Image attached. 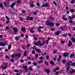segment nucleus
<instances>
[{
  "label": "nucleus",
  "instance_id": "f257e3e1",
  "mask_svg": "<svg viewBox=\"0 0 75 75\" xmlns=\"http://www.w3.org/2000/svg\"><path fill=\"white\" fill-rule=\"evenodd\" d=\"M46 24L47 26H51L52 27H53L55 25L54 22H50V21H47L46 23Z\"/></svg>",
  "mask_w": 75,
  "mask_h": 75
},
{
  "label": "nucleus",
  "instance_id": "f03ea898",
  "mask_svg": "<svg viewBox=\"0 0 75 75\" xmlns=\"http://www.w3.org/2000/svg\"><path fill=\"white\" fill-rule=\"evenodd\" d=\"M38 44H39V47H41L42 45H44L45 44V41H42V44H41V42L40 41H38Z\"/></svg>",
  "mask_w": 75,
  "mask_h": 75
},
{
  "label": "nucleus",
  "instance_id": "7ed1b4c3",
  "mask_svg": "<svg viewBox=\"0 0 75 75\" xmlns=\"http://www.w3.org/2000/svg\"><path fill=\"white\" fill-rule=\"evenodd\" d=\"M4 65H5V67H4L3 64L1 65V68L2 69H6L7 67V63H5Z\"/></svg>",
  "mask_w": 75,
  "mask_h": 75
},
{
  "label": "nucleus",
  "instance_id": "20e7f679",
  "mask_svg": "<svg viewBox=\"0 0 75 75\" xmlns=\"http://www.w3.org/2000/svg\"><path fill=\"white\" fill-rule=\"evenodd\" d=\"M26 19L27 21H28V20H30V21H31L33 20V17H30V16H28L26 17Z\"/></svg>",
  "mask_w": 75,
  "mask_h": 75
},
{
  "label": "nucleus",
  "instance_id": "39448f33",
  "mask_svg": "<svg viewBox=\"0 0 75 75\" xmlns=\"http://www.w3.org/2000/svg\"><path fill=\"white\" fill-rule=\"evenodd\" d=\"M22 68L23 69H25L24 70L25 72H28V68L27 67V66H23Z\"/></svg>",
  "mask_w": 75,
  "mask_h": 75
},
{
  "label": "nucleus",
  "instance_id": "423d86ee",
  "mask_svg": "<svg viewBox=\"0 0 75 75\" xmlns=\"http://www.w3.org/2000/svg\"><path fill=\"white\" fill-rule=\"evenodd\" d=\"M69 53L67 52H64V53L63 57H68V55H69Z\"/></svg>",
  "mask_w": 75,
  "mask_h": 75
},
{
  "label": "nucleus",
  "instance_id": "0eeeda50",
  "mask_svg": "<svg viewBox=\"0 0 75 75\" xmlns=\"http://www.w3.org/2000/svg\"><path fill=\"white\" fill-rule=\"evenodd\" d=\"M42 7H49V5L48 3H46V4H44L42 6Z\"/></svg>",
  "mask_w": 75,
  "mask_h": 75
},
{
  "label": "nucleus",
  "instance_id": "6e6552de",
  "mask_svg": "<svg viewBox=\"0 0 75 75\" xmlns=\"http://www.w3.org/2000/svg\"><path fill=\"white\" fill-rule=\"evenodd\" d=\"M45 70L47 72V74H49L50 73V70L49 69H45Z\"/></svg>",
  "mask_w": 75,
  "mask_h": 75
},
{
  "label": "nucleus",
  "instance_id": "1a4fd4ad",
  "mask_svg": "<svg viewBox=\"0 0 75 75\" xmlns=\"http://www.w3.org/2000/svg\"><path fill=\"white\" fill-rule=\"evenodd\" d=\"M21 32H25L26 30V29L24 27H22L21 28Z\"/></svg>",
  "mask_w": 75,
  "mask_h": 75
},
{
  "label": "nucleus",
  "instance_id": "9d476101",
  "mask_svg": "<svg viewBox=\"0 0 75 75\" xmlns=\"http://www.w3.org/2000/svg\"><path fill=\"white\" fill-rule=\"evenodd\" d=\"M13 30H14L15 33H17V28L14 27L13 28Z\"/></svg>",
  "mask_w": 75,
  "mask_h": 75
},
{
  "label": "nucleus",
  "instance_id": "9b49d317",
  "mask_svg": "<svg viewBox=\"0 0 75 75\" xmlns=\"http://www.w3.org/2000/svg\"><path fill=\"white\" fill-rule=\"evenodd\" d=\"M16 5V3H12L11 5L10 6V7L11 8H14V6Z\"/></svg>",
  "mask_w": 75,
  "mask_h": 75
},
{
  "label": "nucleus",
  "instance_id": "f8f14e48",
  "mask_svg": "<svg viewBox=\"0 0 75 75\" xmlns=\"http://www.w3.org/2000/svg\"><path fill=\"white\" fill-rule=\"evenodd\" d=\"M61 33V31H57L56 33H54L55 35H59V34Z\"/></svg>",
  "mask_w": 75,
  "mask_h": 75
},
{
  "label": "nucleus",
  "instance_id": "ddd939ff",
  "mask_svg": "<svg viewBox=\"0 0 75 75\" xmlns=\"http://www.w3.org/2000/svg\"><path fill=\"white\" fill-rule=\"evenodd\" d=\"M6 45V43L4 42H0V46H2V47H4Z\"/></svg>",
  "mask_w": 75,
  "mask_h": 75
},
{
  "label": "nucleus",
  "instance_id": "4468645a",
  "mask_svg": "<svg viewBox=\"0 0 75 75\" xmlns=\"http://www.w3.org/2000/svg\"><path fill=\"white\" fill-rule=\"evenodd\" d=\"M62 18L65 21H67V20H68V18H65V15L62 16Z\"/></svg>",
  "mask_w": 75,
  "mask_h": 75
},
{
  "label": "nucleus",
  "instance_id": "2eb2a0df",
  "mask_svg": "<svg viewBox=\"0 0 75 75\" xmlns=\"http://www.w3.org/2000/svg\"><path fill=\"white\" fill-rule=\"evenodd\" d=\"M72 42L71 41H69V43L67 44L68 46V47H71L72 45Z\"/></svg>",
  "mask_w": 75,
  "mask_h": 75
},
{
  "label": "nucleus",
  "instance_id": "dca6fc26",
  "mask_svg": "<svg viewBox=\"0 0 75 75\" xmlns=\"http://www.w3.org/2000/svg\"><path fill=\"white\" fill-rule=\"evenodd\" d=\"M50 65H52V66H54L55 65V63H54L53 61L51 60L50 61Z\"/></svg>",
  "mask_w": 75,
  "mask_h": 75
},
{
  "label": "nucleus",
  "instance_id": "f3484780",
  "mask_svg": "<svg viewBox=\"0 0 75 75\" xmlns=\"http://www.w3.org/2000/svg\"><path fill=\"white\" fill-rule=\"evenodd\" d=\"M69 22L70 23H71L72 25H74L75 23L71 20H70L69 21Z\"/></svg>",
  "mask_w": 75,
  "mask_h": 75
},
{
  "label": "nucleus",
  "instance_id": "a211bd4d",
  "mask_svg": "<svg viewBox=\"0 0 75 75\" xmlns=\"http://www.w3.org/2000/svg\"><path fill=\"white\" fill-rule=\"evenodd\" d=\"M0 7L1 8L2 10H3L4 9V7L3 6V4L2 3H1L0 4Z\"/></svg>",
  "mask_w": 75,
  "mask_h": 75
},
{
  "label": "nucleus",
  "instance_id": "6ab92c4d",
  "mask_svg": "<svg viewBox=\"0 0 75 75\" xmlns=\"http://www.w3.org/2000/svg\"><path fill=\"white\" fill-rule=\"evenodd\" d=\"M59 29H61V31H66L65 29L63 28L62 26H61V27H59Z\"/></svg>",
  "mask_w": 75,
  "mask_h": 75
},
{
  "label": "nucleus",
  "instance_id": "aec40b11",
  "mask_svg": "<svg viewBox=\"0 0 75 75\" xmlns=\"http://www.w3.org/2000/svg\"><path fill=\"white\" fill-rule=\"evenodd\" d=\"M59 67H57L56 68L54 69L53 70L54 72H56V70L57 71V70H59Z\"/></svg>",
  "mask_w": 75,
  "mask_h": 75
},
{
  "label": "nucleus",
  "instance_id": "412c9836",
  "mask_svg": "<svg viewBox=\"0 0 75 75\" xmlns=\"http://www.w3.org/2000/svg\"><path fill=\"white\" fill-rule=\"evenodd\" d=\"M33 37L35 41H37V40H38V38H37V37H36V36H35V35H33Z\"/></svg>",
  "mask_w": 75,
  "mask_h": 75
},
{
  "label": "nucleus",
  "instance_id": "4be33fe9",
  "mask_svg": "<svg viewBox=\"0 0 75 75\" xmlns=\"http://www.w3.org/2000/svg\"><path fill=\"white\" fill-rule=\"evenodd\" d=\"M70 62H71V63H72L73 62H72V61H70L68 63H67V67H69V65H71V63H70Z\"/></svg>",
  "mask_w": 75,
  "mask_h": 75
},
{
  "label": "nucleus",
  "instance_id": "5701e85b",
  "mask_svg": "<svg viewBox=\"0 0 75 75\" xmlns=\"http://www.w3.org/2000/svg\"><path fill=\"white\" fill-rule=\"evenodd\" d=\"M69 73L71 74H72L74 73V72H75V70L74 69L72 71H69Z\"/></svg>",
  "mask_w": 75,
  "mask_h": 75
},
{
  "label": "nucleus",
  "instance_id": "b1692460",
  "mask_svg": "<svg viewBox=\"0 0 75 75\" xmlns=\"http://www.w3.org/2000/svg\"><path fill=\"white\" fill-rule=\"evenodd\" d=\"M71 41L73 42H75V39L74 38H72L71 39Z\"/></svg>",
  "mask_w": 75,
  "mask_h": 75
},
{
  "label": "nucleus",
  "instance_id": "393cba45",
  "mask_svg": "<svg viewBox=\"0 0 75 75\" xmlns=\"http://www.w3.org/2000/svg\"><path fill=\"white\" fill-rule=\"evenodd\" d=\"M67 60L65 59H63L62 60V64H65V63H66V62H67Z\"/></svg>",
  "mask_w": 75,
  "mask_h": 75
},
{
  "label": "nucleus",
  "instance_id": "a878e982",
  "mask_svg": "<svg viewBox=\"0 0 75 75\" xmlns=\"http://www.w3.org/2000/svg\"><path fill=\"white\" fill-rule=\"evenodd\" d=\"M21 53H19L18 54H15V56H16V57L18 56V57H21Z\"/></svg>",
  "mask_w": 75,
  "mask_h": 75
},
{
  "label": "nucleus",
  "instance_id": "bb28decb",
  "mask_svg": "<svg viewBox=\"0 0 75 75\" xmlns=\"http://www.w3.org/2000/svg\"><path fill=\"white\" fill-rule=\"evenodd\" d=\"M69 11L71 12V13H73V12H74V9H71L69 10Z\"/></svg>",
  "mask_w": 75,
  "mask_h": 75
},
{
  "label": "nucleus",
  "instance_id": "cd10ccee",
  "mask_svg": "<svg viewBox=\"0 0 75 75\" xmlns=\"http://www.w3.org/2000/svg\"><path fill=\"white\" fill-rule=\"evenodd\" d=\"M34 43H33V44H35V45H36V46H38V45H39V44H38V43H37L36 42H34Z\"/></svg>",
  "mask_w": 75,
  "mask_h": 75
},
{
  "label": "nucleus",
  "instance_id": "c85d7f7f",
  "mask_svg": "<svg viewBox=\"0 0 75 75\" xmlns=\"http://www.w3.org/2000/svg\"><path fill=\"white\" fill-rule=\"evenodd\" d=\"M62 57L61 56H60L59 57V58L57 59V61H60V59H61Z\"/></svg>",
  "mask_w": 75,
  "mask_h": 75
},
{
  "label": "nucleus",
  "instance_id": "c756f323",
  "mask_svg": "<svg viewBox=\"0 0 75 75\" xmlns=\"http://www.w3.org/2000/svg\"><path fill=\"white\" fill-rule=\"evenodd\" d=\"M75 54H70V58H73V57H74V56H75Z\"/></svg>",
  "mask_w": 75,
  "mask_h": 75
},
{
  "label": "nucleus",
  "instance_id": "7c9ffc66",
  "mask_svg": "<svg viewBox=\"0 0 75 75\" xmlns=\"http://www.w3.org/2000/svg\"><path fill=\"white\" fill-rule=\"evenodd\" d=\"M19 20H21V21L24 20V18H23V17H19Z\"/></svg>",
  "mask_w": 75,
  "mask_h": 75
},
{
  "label": "nucleus",
  "instance_id": "2f4dec72",
  "mask_svg": "<svg viewBox=\"0 0 75 75\" xmlns=\"http://www.w3.org/2000/svg\"><path fill=\"white\" fill-rule=\"evenodd\" d=\"M20 39V37L18 36L15 38V39L17 40V41H18V40H19Z\"/></svg>",
  "mask_w": 75,
  "mask_h": 75
},
{
  "label": "nucleus",
  "instance_id": "473e14b6",
  "mask_svg": "<svg viewBox=\"0 0 75 75\" xmlns=\"http://www.w3.org/2000/svg\"><path fill=\"white\" fill-rule=\"evenodd\" d=\"M37 52H38V53H39L41 52V50L39 49H37L36 50Z\"/></svg>",
  "mask_w": 75,
  "mask_h": 75
},
{
  "label": "nucleus",
  "instance_id": "72a5a7b5",
  "mask_svg": "<svg viewBox=\"0 0 75 75\" xmlns=\"http://www.w3.org/2000/svg\"><path fill=\"white\" fill-rule=\"evenodd\" d=\"M45 64H46L47 66H48V65H49V64H48V62H47V61H45Z\"/></svg>",
  "mask_w": 75,
  "mask_h": 75
},
{
  "label": "nucleus",
  "instance_id": "f704fd0d",
  "mask_svg": "<svg viewBox=\"0 0 75 75\" xmlns=\"http://www.w3.org/2000/svg\"><path fill=\"white\" fill-rule=\"evenodd\" d=\"M69 70V67H67L66 68V71L67 72V71H68Z\"/></svg>",
  "mask_w": 75,
  "mask_h": 75
},
{
  "label": "nucleus",
  "instance_id": "c9c22d12",
  "mask_svg": "<svg viewBox=\"0 0 75 75\" xmlns=\"http://www.w3.org/2000/svg\"><path fill=\"white\" fill-rule=\"evenodd\" d=\"M11 45H9L8 47V48L9 50H10V49H11Z\"/></svg>",
  "mask_w": 75,
  "mask_h": 75
},
{
  "label": "nucleus",
  "instance_id": "e433bc0d",
  "mask_svg": "<svg viewBox=\"0 0 75 75\" xmlns=\"http://www.w3.org/2000/svg\"><path fill=\"white\" fill-rule=\"evenodd\" d=\"M3 3L5 6H7V3L6 2H5V1H4Z\"/></svg>",
  "mask_w": 75,
  "mask_h": 75
},
{
  "label": "nucleus",
  "instance_id": "4c0bfd02",
  "mask_svg": "<svg viewBox=\"0 0 75 75\" xmlns=\"http://www.w3.org/2000/svg\"><path fill=\"white\" fill-rule=\"evenodd\" d=\"M33 64L34 66H37V64L36 62H33Z\"/></svg>",
  "mask_w": 75,
  "mask_h": 75
},
{
  "label": "nucleus",
  "instance_id": "58836bf2",
  "mask_svg": "<svg viewBox=\"0 0 75 75\" xmlns=\"http://www.w3.org/2000/svg\"><path fill=\"white\" fill-rule=\"evenodd\" d=\"M68 18H69V19H70V20H73V18H72V16H69L68 17Z\"/></svg>",
  "mask_w": 75,
  "mask_h": 75
},
{
  "label": "nucleus",
  "instance_id": "ea45409f",
  "mask_svg": "<svg viewBox=\"0 0 75 75\" xmlns=\"http://www.w3.org/2000/svg\"><path fill=\"white\" fill-rule=\"evenodd\" d=\"M26 52H27V51H25L23 55L25 57L27 56V54L26 53Z\"/></svg>",
  "mask_w": 75,
  "mask_h": 75
},
{
  "label": "nucleus",
  "instance_id": "a19ab883",
  "mask_svg": "<svg viewBox=\"0 0 75 75\" xmlns=\"http://www.w3.org/2000/svg\"><path fill=\"white\" fill-rule=\"evenodd\" d=\"M49 18L50 19H51V20H54V17H52L51 16H50L49 17Z\"/></svg>",
  "mask_w": 75,
  "mask_h": 75
},
{
  "label": "nucleus",
  "instance_id": "79ce46f5",
  "mask_svg": "<svg viewBox=\"0 0 75 75\" xmlns=\"http://www.w3.org/2000/svg\"><path fill=\"white\" fill-rule=\"evenodd\" d=\"M71 65L72 67H74H74H75V62L73 63H71Z\"/></svg>",
  "mask_w": 75,
  "mask_h": 75
},
{
  "label": "nucleus",
  "instance_id": "37998d69",
  "mask_svg": "<svg viewBox=\"0 0 75 75\" xmlns=\"http://www.w3.org/2000/svg\"><path fill=\"white\" fill-rule=\"evenodd\" d=\"M44 26H42L41 27V26H40L39 27H38V28H39V29H42V28H44Z\"/></svg>",
  "mask_w": 75,
  "mask_h": 75
},
{
  "label": "nucleus",
  "instance_id": "c03bdc74",
  "mask_svg": "<svg viewBox=\"0 0 75 75\" xmlns=\"http://www.w3.org/2000/svg\"><path fill=\"white\" fill-rule=\"evenodd\" d=\"M32 54H35V50H33L32 51Z\"/></svg>",
  "mask_w": 75,
  "mask_h": 75
},
{
  "label": "nucleus",
  "instance_id": "a18cd8bd",
  "mask_svg": "<svg viewBox=\"0 0 75 75\" xmlns=\"http://www.w3.org/2000/svg\"><path fill=\"white\" fill-rule=\"evenodd\" d=\"M47 54V52H44V53H43L42 54V55L43 56H44V55H45Z\"/></svg>",
  "mask_w": 75,
  "mask_h": 75
},
{
  "label": "nucleus",
  "instance_id": "49530a36",
  "mask_svg": "<svg viewBox=\"0 0 75 75\" xmlns=\"http://www.w3.org/2000/svg\"><path fill=\"white\" fill-rule=\"evenodd\" d=\"M57 50H54L53 51V54H56L57 52Z\"/></svg>",
  "mask_w": 75,
  "mask_h": 75
},
{
  "label": "nucleus",
  "instance_id": "de8ad7c7",
  "mask_svg": "<svg viewBox=\"0 0 75 75\" xmlns=\"http://www.w3.org/2000/svg\"><path fill=\"white\" fill-rule=\"evenodd\" d=\"M25 13V10H23L22 11V14H24Z\"/></svg>",
  "mask_w": 75,
  "mask_h": 75
},
{
  "label": "nucleus",
  "instance_id": "09e8293b",
  "mask_svg": "<svg viewBox=\"0 0 75 75\" xmlns=\"http://www.w3.org/2000/svg\"><path fill=\"white\" fill-rule=\"evenodd\" d=\"M38 54H36L35 56V58L36 59H37L38 58Z\"/></svg>",
  "mask_w": 75,
  "mask_h": 75
},
{
  "label": "nucleus",
  "instance_id": "8fccbe9b",
  "mask_svg": "<svg viewBox=\"0 0 75 75\" xmlns=\"http://www.w3.org/2000/svg\"><path fill=\"white\" fill-rule=\"evenodd\" d=\"M36 4L37 6H38V7H40V3L39 2H37Z\"/></svg>",
  "mask_w": 75,
  "mask_h": 75
},
{
  "label": "nucleus",
  "instance_id": "3c124183",
  "mask_svg": "<svg viewBox=\"0 0 75 75\" xmlns=\"http://www.w3.org/2000/svg\"><path fill=\"white\" fill-rule=\"evenodd\" d=\"M11 57V58H14V57H16V56L13 54H12Z\"/></svg>",
  "mask_w": 75,
  "mask_h": 75
},
{
  "label": "nucleus",
  "instance_id": "603ef678",
  "mask_svg": "<svg viewBox=\"0 0 75 75\" xmlns=\"http://www.w3.org/2000/svg\"><path fill=\"white\" fill-rule=\"evenodd\" d=\"M43 61H42V60H41L40 61H39L38 62V64H41V63H42V62Z\"/></svg>",
  "mask_w": 75,
  "mask_h": 75
},
{
  "label": "nucleus",
  "instance_id": "864d4df0",
  "mask_svg": "<svg viewBox=\"0 0 75 75\" xmlns=\"http://www.w3.org/2000/svg\"><path fill=\"white\" fill-rule=\"evenodd\" d=\"M56 25L57 27H58V26H59V25H60V24L57 23L56 24Z\"/></svg>",
  "mask_w": 75,
  "mask_h": 75
},
{
  "label": "nucleus",
  "instance_id": "5fc2aeb1",
  "mask_svg": "<svg viewBox=\"0 0 75 75\" xmlns=\"http://www.w3.org/2000/svg\"><path fill=\"white\" fill-rule=\"evenodd\" d=\"M46 59L48 60L49 59V56L48 55H46Z\"/></svg>",
  "mask_w": 75,
  "mask_h": 75
},
{
  "label": "nucleus",
  "instance_id": "6e6d98bb",
  "mask_svg": "<svg viewBox=\"0 0 75 75\" xmlns=\"http://www.w3.org/2000/svg\"><path fill=\"white\" fill-rule=\"evenodd\" d=\"M62 36H63V37H66L67 36V35L66 34H64L62 35Z\"/></svg>",
  "mask_w": 75,
  "mask_h": 75
},
{
  "label": "nucleus",
  "instance_id": "4d7b16f0",
  "mask_svg": "<svg viewBox=\"0 0 75 75\" xmlns=\"http://www.w3.org/2000/svg\"><path fill=\"white\" fill-rule=\"evenodd\" d=\"M20 62L22 63L24 62V60L22 59H21L20 60Z\"/></svg>",
  "mask_w": 75,
  "mask_h": 75
},
{
  "label": "nucleus",
  "instance_id": "13d9d810",
  "mask_svg": "<svg viewBox=\"0 0 75 75\" xmlns=\"http://www.w3.org/2000/svg\"><path fill=\"white\" fill-rule=\"evenodd\" d=\"M33 49V50H36H36H37V48L35 47V46H34L33 47H32Z\"/></svg>",
  "mask_w": 75,
  "mask_h": 75
},
{
  "label": "nucleus",
  "instance_id": "bf43d9fd",
  "mask_svg": "<svg viewBox=\"0 0 75 75\" xmlns=\"http://www.w3.org/2000/svg\"><path fill=\"white\" fill-rule=\"evenodd\" d=\"M27 58V59H29V60H31V58L30 57H28Z\"/></svg>",
  "mask_w": 75,
  "mask_h": 75
},
{
  "label": "nucleus",
  "instance_id": "052dcab7",
  "mask_svg": "<svg viewBox=\"0 0 75 75\" xmlns=\"http://www.w3.org/2000/svg\"><path fill=\"white\" fill-rule=\"evenodd\" d=\"M70 3H71V4H73V3H74V0H72L70 2Z\"/></svg>",
  "mask_w": 75,
  "mask_h": 75
},
{
  "label": "nucleus",
  "instance_id": "680f3d73",
  "mask_svg": "<svg viewBox=\"0 0 75 75\" xmlns=\"http://www.w3.org/2000/svg\"><path fill=\"white\" fill-rule=\"evenodd\" d=\"M49 42V41L48 40H47L46 41V44H48Z\"/></svg>",
  "mask_w": 75,
  "mask_h": 75
},
{
  "label": "nucleus",
  "instance_id": "e2e57ef3",
  "mask_svg": "<svg viewBox=\"0 0 75 75\" xmlns=\"http://www.w3.org/2000/svg\"><path fill=\"white\" fill-rule=\"evenodd\" d=\"M6 20H9V18L8 17V16H6Z\"/></svg>",
  "mask_w": 75,
  "mask_h": 75
},
{
  "label": "nucleus",
  "instance_id": "0e129e2a",
  "mask_svg": "<svg viewBox=\"0 0 75 75\" xmlns=\"http://www.w3.org/2000/svg\"><path fill=\"white\" fill-rule=\"evenodd\" d=\"M31 7H34V4H31L30 5Z\"/></svg>",
  "mask_w": 75,
  "mask_h": 75
},
{
  "label": "nucleus",
  "instance_id": "69168bd1",
  "mask_svg": "<svg viewBox=\"0 0 75 75\" xmlns=\"http://www.w3.org/2000/svg\"><path fill=\"white\" fill-rule=\"evenodd\" d=\"M15 72H18V71L17 69H15L14 70Z\"/></svg>",
  "mask_w": 75,
  "mask_h": 75
},
{
  "label": "nucleus",
  "instance_id": "338daca9",
  "mask_svg": "<svg viewBox=\"0 0 75 75\" xmlns=\"http://www.w3.org/2000/svg\"><path fill=\"white\" fill-rule=\"evenodd\" d=\"M58 74H59V71H57V72H56L55 73V75H58Z\"/></svg>",
  "mask_w": 75,
  "mask_h": 75
},
{
  "label": "nucleus",
  "instance_id": "774afa93",
  "mask_svg": "<svg viewBox=\"0 0 75 75\" xmlns=\"http://www.w3.org/2000/svg\"><path fill=\"white\" fill-rule=\"evenodd\" d=\"M53 4H54V5H57V3H56V2H55V1H53Z\"/></svg>",
  "mask_w": 75,
  "mask_h": 75
}]
</instances>
